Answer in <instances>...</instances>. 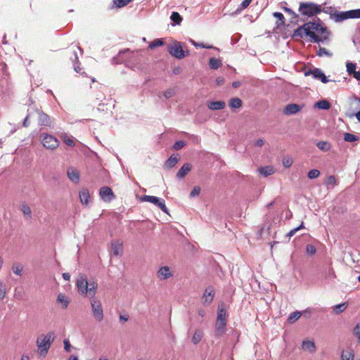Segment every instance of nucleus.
Returning <instances> with one entry per match:
<instances>
[{
  "instance_id": "obj_44",
  "label": "nucleus",
  "mask_w": 360,
  "mask_h": 360,
  "mask_svg": "<svg viewBox=\"0 0 360 360\" xmlns=\"http://www.w3.org/2000/svg\"><path fill=\"white\" fill-rule=\"evenodd\" d=\"M347 71L349 75H352L356 71V64L353 63H347Z\"/></svg>"
},
{
  "instance_id": "obj_4",
  "label": "nucleus",
  "mask_w": 360,
  "mask_h": 360,
  "mask_svg": "<svg viewBox=\"0 0 360 360\" xmlns=\"http://www.w3.org/2000/svg\"><path fill=\"white\" fill-rule=\"evenodd\" d=\"M299 11L302 15L312 17L321 12L320 5L311 2H302L300 4Z\"/></svg>"
},
{
  "instance_id": "obj_26",
  "label": "nucleus",
  "mask_w": 360,
  "mask_h": 360,
  "mask_svg": "<svg viewBox=\"0 0 360 360\" xmlns=\"http://www.w3.org/2000/svg\"><path fill=\"white\" fill-rule=\"evenodd\" d=\"M203 337V332L200 329L195 330L193 337H192V342L194 345H197L200 342Z\"/></svg>"
},
{
  "instance_id": "obj_28",
  "label": "nucleus",
  "mask_w": 360,
  "mask_h": 360,
  "mask_svg": "<svg viewBox=\"0 0 360 360\" xmlns=\"http://www.w3.org/2000/svg\"><path fill=\"white\" fill-rule=\"evenodd\" d=\"M344 140L347 142H355L359 140V137L355 134L346 132L344 134Z\"/></svg>"
},
{
  "instance_id": "obj_63",
  "label": "nucleus",
  "mask_w": 360,
  "mask_h": 360,
  "mask_svg": "<svg viewBox=\"0 0 360 360\" xmlns=\"http://www.w3.org/2000/svg\"><path fill=\"white\" fill-rule=\"evenodd\" d=\"M28 120H29V116H27L25 117V119L24 120L23 126L25 127H28V125H29Z\"/></svg>"
},
{
  "instance_id": "obj_54",
  "label": "nucleus",
  "mask_w": 360,
  "mask_h": 360,
  "mask_svg": "<svg viewBox=\"0 0 360 360\" xmlns=\"http://www.w3.org/2000/svg\"><path fill=\"white\" fill-rule=\"evenodd\" d=\"M252 0H243L240 4V7L243 9L246 8L250 5V4L252 2Z\"/></svg>"
},
{
  "instance_id": "obj_21",
  "label": "nucleus",
  "mask_w": 360,
  "mask_h": 360,
  "mask_svg": "<svg viewBox=\"0 0 360 360\" xmlns=\"http://www.w3.org/2000/svg\"><path fill=\"white\" fill-rule=\"evenodd\" d=\"M225 105L226 104L224 101H219L210 102L207 105V107L212 110H217L224 108Z\"/></svg>"
},
{
  "instance_id": "obj_1",
  "label": "nucleus",
  "mask_w": 360,
  "mask_h": 360,
  "mask_svg": "<svg viewBox=\"0 0 360 360\" xmlns=\"http://www.w3.org/2000/svg\"><path fill=\"white\" fill-rule=\"evenodd\" d=\"M76 285L79 294L91 297L90 304L93 316L96 321H102L104 318L103 307L101 301L95 297L98 289L97 282L94 279L88 281L86 276L80 275L77 279Z\"/></svg>"
},
{
  "instance_id": "obj_42",
  "label": "nucleus",
  "mask_w": 360,
  "mask_h": 360,
  "mask_svg": "<svg viewBox=\"0 0 360 360\" xmlns=\"http://www.w3.org/2000/svg\"><path fill=\"white\" fill-rule=\"evenodd\" d=\"M349 18H360V9L348 11Z\"/></svg>"
},
{
  "instance_id": "obj_19",
  "label": "nucleus",
  "mask_w": 360,
  "mask_h": 360,
  "mask_svg": "<svg viewBox=\"0 0 360 360\" xmlns=\"http://www.w3.org/2000/svg\"><path fill=\"white\" fill-rule=\"evenodd\" d=\"M259 173L264 176H268L269 175L273 174L275 172V169L273 166H265V167H260L258 169Z\"/></svg>"
},
{
  "instance_id": "obj_17",
  "label": "nucleus",
  "mask_w": 360,
  "mask_h": 360,
  "mask_svg": "<svg viewBox=\"0 0 360 360\" xmlns=\"http://www.w3.org/2000/svg\"><path fill=\"white\" fill-rule=\"evenodd\" d=\"M38 122L41 126L49 127L51 124V120L47 114L41 112L39 113Z\"/></svg>"
},
{
  "instance_id": "obj_9",
  "label": "nucleus",
  "mask_w": 360,
  "mask_h": 360,
  "mask_svg": "<svg viewBox=\"0 0 360 360\" xmlns=\"http://www.w3.org/2000/svg\"><path fill=\"white\" fill-rule=\"evenodd\" d=\"M99 194L101 198L106 202H110L115 198L112 190L108 186H103L101 188Z\"/></svg>"
},
{
  "instance_id": "obj_24",
  "label": "nucleus",
  "mask_w": 360,
  "mask_h": 360,
  "mask_svg": "<svg viewBox=\"0 0 360 360\" xmlns=\"http://www.w3.org/2000/svg\"><path fill=\"white\" fill-rule=\"evenodd\" d=\"M354 352L352 349L342 350L341 353V360H354Z\"/></svg>"
},
{
  "instance_id": "obj_2",
  "label": "nucleus",
  "mask_w": 360,
  "mask_h": 360,
  "mask_svg": "<svg viewBox=\"0 0 360 360\" xmlns=\"http://www.w3.org/2000/svg\"><path fill=\"white\" fill-rule=\"evenodd\" d=\"M295 37L301 38L304 36L309 37L310 41L320 42L324 41L328 39V33L326 27L321 24L313 22L304 23L302 26L298 27L294 33Z\"/></svg>"
},
{
  "instance_id": "obj_47",
  "label": "nucleus",
  "mask_w": 360,
  "mask_h": 360,
  "mask_svg": "<svg viewBox=\"0 0 360 360\" xmlns=\"http://www.w3.org/2000/svg\"><path fill=\"white\" fill-rule=\"evenodd\" d=\"M185 146H186V143L184 141H176L174 144L173 148L175 150H179L181 149L182 148H184Z\"/></svg>"
},
{
  "instance_id": "obj_57",
  "label": "nucleus",
  "mask_w": 360,
  "mask_h": 360,
  "mask_svg": "<svg viewBox=\"0 0 360 360\" xmlns=\"http://www.w3.org/2000/svg\"><path fill=\"white\" fill-rule=\"evenodd\" d=\"M264 145V141L262 139H257L255 143V146L258 147H262Z\"/></svg>"
},
{
  "instance_id": "obj_16",
  "label": "nucleus",
  "mask_w": 360,
  "mask_h": 360,
  "mask_svg": "<svg viewBox=\"0 0 360 360\" xmlns=\"http://www.w3.org/2000/svg\"><path fill=\"white\" fill-rule=\"evenodd\" d=\"M111 248L113 254L118 256L123 252V243L120 240H113L111 243Z\"/></svg>"
},
{
  "instance_id": "obj_60",
  "label": "nucleus",
  "mask_w": 360,
  "mask_h": 360,
  "mask_svg": "<svg viewBox=\"0 0 360 360\" xmlns=\"http://www.w3.org/2000/svg\"><path fill=\"white\" fill-rule=\"evenodd\" d=\"M353 77L360 81V71H355L353 74H352Z\"/></svg>"
},
{
  "instance_id": "obj_31",
  "label": "nucleus",
  "mask_w": 360,
  "mask_h": 360,
  "mask_svg": "<svg viewBox=\"0 0 360 360\" xmlns=\"http://www.w3.org/2000/svg\"><path fill=\"white\" fill-rule=\"evenodd\" d=\"M316 146L320 150L326 152L328 151L331 148L330 143L328 141H319Z\"/></svg>"
},
{
  "instance_id": "obj_34",
  "label": "nucleus",
  "mask_w": 360,
  "mask_h": 360,
  "mask_svg": "<svg viewBox=\"0 0 360 360\" xmlns=\"http://www.w3.org/2000/svg\"><path fill=\"white\" fill-rule=\"evenodd\" d=\"M164 44V41L162 39H156L153 40L148 46L150 49H154L158 46H162Z\"/></svg>"
},
{
  "instance_id": "obj_15",
  "label": "nucleus",
  "mask_w": 360,
  "mask_h": 360,
  "mask_svg": "<svg viewBox=\"0 0 360 360\" xmlns=\"http://www.w3.org/2000/svg\"><path fill=\"white\" fill-rule=\"evenodd\" d=\"M67 174L70 181L75 184L79 183V172L75 167H70L68 169Z\"/></svg>"
},
{
  "instance_id": "obj_30",
  "label": "nucleus",
  "mask_w": 360,
  "mask_h": 360,
  "mask_svg": "<svg viewBox=\"0 0 360 360\" xmlns=\"http://www.w3.org/2000/svg\"><path fill=\"white\" fill-rule=\"evenodd\" d=\"M315 106L322 110H328L330 107V103L326 100L319 101L316 103Z\"/></svg>"
},
{
  "instance_id": "obj_11",
  "label": "nucleus",
  "mask_w": 360,
  "mask_h": 360,
  "mask_svg": "<svg viewBox=\"0 0 360 360\" xmlns=\"http://www.w3.org/2000/svg\"><path fill=\"white\" fill-rule=\"evenodd\" d=\"M330 17L335 22H342L345 20L349 19V11L338 12L335 11L333 13H330Z\"/></svg>"
},
{
  "instance_id": "obj_10",
  "label": "nucleus",
  "mask_w": 360,
  "mask_h": 360,
  "mask_svg": "<svg viewBox=\"0 0 360 360\" xmlns=\"http://www.w3.org/2000/svg\"><path fill=\"white\" fill-rule=\"evenodd\" d=\"M214 290L212 287H208L205 290V292L202 297V302L204 304H210L214 297Z\"/></svg>"
},
{
  "instance_id": "obj_45",
  "label": "nucleus",
  "mask_w": 360,
  "mask_h": 360,
  "mask_svg": "<svg viewBox=\"0 0 360 360\" xmlns=\"http://www.w3.org/2000/svg\"><path fill=\"white\" fill-rule=\"evenodd\" d=\"M217 320L226 321V311L224 309H219Z\"/></svg>"
},
{
  "instance_id": "obj_46",
  "label": "nucleus",
  "mask_w": 360,
  "mask_h": 360,
  "mask_svg": "<svg viewBox=\"0 0 360 360\" xmlns=\"http://www.w3.org/2000/svg\"><path fill=\"white\" fill-rule=\"evenodd\" d=\"M131 0H114L115 4L119 7H123L129 4Z\"/></svg>"
},
{
  "instance_id": "obj_38",
  "label": "nucleus",
  "mask_w": 360,
  "mask_h": 360,
  "mask_svg": "<svg viewBox=\"0 0 360 360\" xmlns=\"http://www.w3.org/2000/svg\"><path fill=\"white\" fill-rule=\"evenodd\" d=\"M347 307V303L337 304L334 307V311L335 313L340 314V313L342 312L343 311H345Z\"/></svg>"
},
{
  "instance_id": "obj_6",
  "label": "nucleus",
  "mask_w": 360,
  "mask_h": 360,
  "mask_svg": "<svg viewBox=\"0 0 360 360\" xmlns=\"http://www.w3.org/2000/svg\"><path fill=\"white\" fill-rule=\"evenodd\" d=\"M141 200L153 203L157 205L163 212L168 213V209L165 205V202L163 199L153 195H146L142 197Z\"/></svg>"
},
{
  "instance_id": "obj_37",
  "label": "nucleus",
  "mask_w": 360,
  "mask_h": 360,
  "mask_svg": "<svg viewBox=\"0 0 360 360\" xmlns=\"http://www.w3.org/2000/svg\"><path fill=\"white\" fill-rule=\"evenodd\" d=\"M170 18L173 22L178 25L182 21V18L177 12H172Z\"/></svg>"
},
{
  "instance_id": "obj_36",
  "label": "nucleus",
  "mask_w": 360,
  "mask_h": 360,
  "mask_svg": "<svg viewBox=\"0 0 360 360\" xmlns=\"http://www.w3.org/2000/svg\"><path fill=\"white\" fill-rule=\"evenodd\" d=\"M23 267L19 263L13 264L12 266V270L14 274L20 276L22 271Z\"/></svg>"
},
{
  "instance_id": "obj_61",
  "label": "nucleus",
  "mask_w": 360,
  "mask_h": 360,
  "mask_svg": "<svg viewBox=\"0 0 360 360\" xmlns=\"http://www.w3.org/2000/svg\"><path fill=\"white\" fill-rule=\"evenodd\" d=\"M198 314L201 317H204L205 315V311L203 309H199L198 311Z\"/></svg>"
},
{
  "instance_id": "obj_32",
  "label": "nucleus",
  "mask_w": 360,
  "mask_h": 360,
  "mask_svg": "<svg viewBox=\"0 0 360 360\" xmlns=\"http://www.w3.org/2000/svg\"><path fill=\"white\" fill-rule=\"evenodd\" d=\"M302 314L300 311H294L291 313L288 317V322L290 323H295L297 320L300 319Z\"/></svg>"
},
{
  "instance_id": "obj_59",
  "label": "nucleus",
  "mask_w": 360,
  "mask_h": 360,
  "mask_svg": "<svg viewBox=\"0 0 360 360\" xmlns=\"http://www.w3.org/2000/svg\"><path fill=\"white\" fill-rule=\"evenodd\" d=\"M283 11H285L286 13H289V14H291V15H295V17L297 16L295 13V12H293L290 8H287V7H283Z\"/></svg>"
},
{
  "instance_id": "obj_56",
  "label": "nucleus",
  "mask_w": 360,
  "mask_h": 360,
  "mask_svg": "<svg viewBox=\"0 0 360 360\" xmlns=\"http://www.w3.org/2000/svg\"><path fill=\"white\" fill-rule=\"evenodd\" d=\"M298 231V229H293L292 230H290L288 233H287V236L290 238H291L292 236H293L296 232Z\"/></svg>"
},
{
  "instance_id": "obj_3",
  "label": "nucleus",
  "mask_w": 360,
  "mask_h": 360,
  "mask_svg": "<svg viewBox=\"0 0 360 360\" xmlns=\"http://www.w3.org/2000/svg\"><path fill=\"white\" fill-rule=\"evenodd\" d=\"M53 340V332H49L46 335H41L37 338V346L40 356H46Z\"/></svg>"
},
{
  "instance_id": "obj_14",
  "label": "nucleus",
  "mask_w": 360,
  "mask_h": 360,
  "mask_svg": "<svg viewBox=\"0 0 360 360\" xmlns=\"http://www.w3.org/2000/svg\"><path fill=\"white\" fill-rule=\"evenodd\" d=\"M157 276L160 280H166L172 276V274L168 266H162L158 271Z\"/></svg>"
},
{
  "instance_id": "obj_20",
  "label": "nucleus",
  "mask_w": 360,
  "mask_h": 360,
  "mask_svg": "<svg viewBox=\"0 0 360 360\" xmlns=\"http://www.w3.org/2000/svg\"><path fill=\"white\" fill-rule=\"evenodd\" d=\"M57 303L60 304L63 309H66L69 304V298L63 293H59L56 300Z\"/></svg>"
},
{
  "instance_id": "obj_58",
  "label": "nucleus",
  "mask_w": 360,
  "mask_h": 360,
  "mask_svg": "<svg viewBox=\"0 0 360 360\" xmlns=\"http://www.w3.org/2000/svg\"><path fill=\"white\" fill-rule=\"evenodd\" d=\"M224 78L223 77H219L217 78L216 82L217 85H221L224 83Z\"/></svg>"
},
{
  "instance_id": "obj_64",
  "label": "nucleus",
  "mask_w": 360,
  "mask_h": 360,
  "mask_svg": "<svg viewBox=\"0 0 360 360\" xmlns=\"http://www.w3.org/2000/svg\"><path fill=\"white\" fill-rule=\"evenodd\" d=\"M21 360H30V356L27 354H22Z\"/></svg>"
},
{
  "instance_id": "obj_23",
  "label": "nucleus",
  "mask_w": 360,
  "mask_h": 360,
  "mask_svg": "<svg viewBox=\"0 0 360 360\" xmlns=\"http://www.w3.org/2000/svg\"><path fill=\"white\" fill-rule=\"evenodd\" d=\"M302 347L303 349L309 351L311 353L316 352V346L313 341L305 340L302 342Z\"/></svg>"
},
{
  "instance_id": "obj_5",
  "label": "nucleus",
  "mask_w": 360,
  "mask_h": 360,
  "mask_svg": "<svg viewBox=\"0 0 360 360\" xmlns=\"http://www.w3.org/2000/svg\"><path fill=\"white\" fill-rule=\"evenodd\" d=\"M39 139L43 146L48 150H56L59 146L58 139L46 133L41 134Z\"/></svg>"
},
{
  "instance_id": "obj_25",
  "label": "nucleus",
  "mask_w": 360,
  "mask_h": 360,
  "mask_svg": "<svg viewBox=\"0 0 360 360\" xmlns=\"http://www.w3.org/2000/svg\"><path fill=\"white\" fill-rule=\"evenodd\" d=\"M273 16L277 19L276 24L277 27L285 25V17L283 13L280 12H274Z\"/></svg>"
},
{
  "instance_id": "obj_29",
  "label": "nucleus",
  "mask_w": 360,
  "mask_h": 360,
  "mask_svg": "<svg viewBox=\"0 0 360 360\" xmlns=\"http://www.w3.org/2000/svg\"><path fill=\"white\" fill-rule=\"evenodd\" d=\"M209 65L212 69L217 70L221 65V62L216 58H211L209 61Z\"/></svg>"
},
{
  "instance_id": "obj_13",
  "label": "nucleus",
  "mask_w": 360,
  "mask_h": 360,
  "mask_svg": "<svg viewBox=\"0 0 360 360\" xmlns=\"http://www.w3.org/2000/svg\"><path fill=\"white\" fill-rule=\"evenodd\" d=\"M302 107L297 104L292 103L287 105L283 109V113L287 115H293L300 112Z\"/></svg>"
},
{
  "instance_id": "obj_22",
  "label": "nucleus",
  "mask_w": 360,
  "mask_h": 360,
  "mask_svg": "<svg viewBox=\"0 0 360 360\" xmlns=\"http://www.w3.org/2000/svg\"><path fill=\"white\" fill-rule=\"evenodd\" d=\"M191 165L189 163H185L179 170L176 176L179 178H184L191 171Z\"/></svg>"
},
{
  "instance_id": "obj_51",
  "label": "nucleus",
  "mask_w": 360,
  "mask_h": 360,
  "mask_svg": "<svg viewBox=\"0 0 360 360\" xmlns=\"http://www.w3.org/2000/svg\"><path fill=\"white\" fill-rule=\"evenodd\" d=\"M63 141H64V143H65L66 145H68V146H75V141H74V140H73L72 138H70V137L65 136V137L63 138Z\"/></svg>"
},
{
  "instance_id": "obj_41",
  "label": "nucleus",
  "mask_w": 360,
  "mask_h": 360,
  "mask_svg": "<svg viewBox=\"0 0 360 360\" xmlns=\"http://www.w3.org/2000/svg\"><path fill=\"white\" fill-rule=\"evenodd\" d=\"M317 55L319 56H326L330 57L332 56V53H330L326 49L323 48V47H319V49L317 52Z\"/></svg>"
},
{
  "instance_id": "obj_27",
  "label": "nucleus",
  "mask_w": 360,
  "mask_h": 360,
  "mask_svg": "<svg viewBox=\"0 0 360 360\" xmlns=\"http://www.w3.org/2000/svg\"><path fill=\"white\" fill-rule=\"evenodd\" d=\"M243 102L239 98H233L229 102V105L232 109L240 108Z\"/></svg>"
},
{
  "instance_id": "obj_35",
  "label": "nucleus",
  "mask_w": 360,
  "mask_h": 360,
  "mask_svg": "<svg viewBox=\"0 0 360 360\" xmlns=\"http://www.w3.org/2000/svg\"><path fill=\"white\" fill-rule=\"evenodd\" d=\"M21 210H22L24 216L26 218H27V219L31 218V214H32L31 209L27 205H22V207H21Z\"/></svg>"
},
{
  "instance_id": "obj_53",
  "label": "nucleus",
  "mask_w": 360,
  "mask_h": 360,
  "mask_svg": "<svg viewBox=\"0 0 360 360\" xmlns=\"http://www.w3.org/2000/svg\"><path fill=\"white\" fill-rule=\"evenodd\" d=\"M200 188L198 186L194 187L192 191L190 193L191 197L198 196L200 194Z\"/></svg>"
},
{
  "instance_id": "obj_52",
  "label": "nucleus",
  "mask_w": 360,
  "mask_h": 360,
  "mask_svg": "<svg viewBox=\"0 0 360 360\" xmlns=\"http://www.w3.org/2000/svg\"><path fill=\"white\" fill-rule=\"evenodd\" d=\"M174 89H169L164 92L163 95L165 98H169L172 97L174 95Z\"/></svg>"
},
{
  "instance_id": "obj_12",
  "label": "nucleus",
  "mask_w": 360,
  "mask_h": 360,
  "mask_svg": "<svg viewBox=\"0 0 360 360\" xmlns=\"http://www.w3.org/2000/svg\"><path fill=\"white\" fill-rule=\"evenodd\" d=\"M226 321L217 320L215 323V336L220 337L225 333Z\"/></svg>"
},
{
  "instance_id": "obj_8",
  "label": "nucleus",
  "mask_w": 360,
  "mask_h": 360,
  "mask_svg": "<svg viewBox=\"0 0 360 360\" xmlns=\"http://www.w3.org/2000/svg\"><path fill=\"white\" fill-rule=\"evenodd\" d=\"M306 76L312 75L314 79H320L323 83L328 82L323 71L319 68L310 69L304 72Z\"/></svg>"
},
{
  "instance_id": "obj_7",
  "label": "nucleus",
  "mask_w": 360,
  "mask_h": 360,
  "mask_svg": "<svg viewBox=\"0 0 360 360\" xmlns=\"http://www.w3.org/2000/svg\"><path fill=\"white\" fill-rule=\"evenodd\" d=\"M169 53L174 57L181 59L185 57L184 51L179 42L175 41L168 46Z\"/></svg>"
},
{
  "instance_id": "obj_62",
  "label": "nucleus",
  "mask_w": 360,
  "mask_h": 360,
  "mask_svg": "<svg viewBox=\"0 0 360 360\" xmlns=\"http://www.w3.org/2000/svg\"><path fill=\"white\" fill-rule=\"evenodd\" d=\"M63 278L65 281H69L70 278V274L68 273H63Z\"/></svg>"
},
{
  "instance_id": "obj_49",
  "label": "nucleus",
  "mask_w": 360,
  "mask_h": 360,
  "mask_svg": "<svg viewBox=\"0 0 360 360\" xmlns=\"http://www.w3.org/2000/svg\"><path fill=\"white\" fill-rule=\"evenodd\" d=\"M6 290L3 283L0 281V300H3L6 296Z\"/></svg>"
},
{
  "instance_id": "obj_50",
  "label": "nucleus",
  "mask_w": 360,
  "mask_h": 360,
  "mask_svg": "<svg viewBox=\"0 0 360 360\" xmlns=\"http://www.w3.org/2000/svg\"><path fill=\"white\" fill-rule=\"evenodd\" d=\"M292 164V160L290 158H285L283 159V165L285 167L288 168Z\"/></svg>"
},
{
  "instance_id": "obj_48",
  "label": "nucleus",
  "mask_w": 360,
  "mask_h": 360,
  "mask_svg": "<svg viewBox=\"0 0 360 360\" xmlns=\"http://www.w3.org/2000/svg\"><path fill=\"white\" fill-rule=\"evenodd\" d=\"M353 333L357 338L358 341L360 342V323H357L354 328Z\"/></svg>"
},
{
  "instance_id": "obj_55",
  "label": "nucleus",
  "mask_w": 360,
  "mask_h": 360,
  "mask_svg": "<svg viewBox=\"0 0 360 360\" xmlns=\"http://www.w3.org/2000/svg\"><path fill=\"white\" fill-rule=\"evenodd\" d=\"M70 344L69 342V341L68 340H64V349L66 352H70Z\"/></svg>"
},
{
  "instance_id": "obj_33",
  "label": "nucleus",
  "mask_w": 360,
  "mask_h": 360,
  "mask_svg": "<svg viewBox=\"0 0 360 360\" xmlns=\"http://www.w3.org/2000/svg\"><path fill=\"white\" fill-rule=\"evenodd\" d=\"M178 162V158L174 155H171L170 158L167 160L166 165L171 168L173 167Z\"/></svg>"
},
{
  "instance_id": "obj_39",
  "label": "nucleus",
  "mask_w": 360,
  "mask_h": 360,
  "mask_svg": "<svg viewBox=\"0 0 360 360\" xmlns=\"http://www.w3.org/2000/svg\"><path fill=\"white\" fill-rule=\"evenodd\" d=\"M319 176L320 172L318 169H311L307 174V176L310 179H316Z\"/></svg>"
},
{
  "instance_id": "obj_43",
  "label": "nucleus",
  "mask_w": 360,
  "mask_h": 360,
  "mask_svg": "<svg viewBox=\"0 0 360 360\" xmlns=\"http://www.w3.org/2000/svg\"><path fill=\"white\" fill-rule=\"evenodd\" d=\"M316 249L314 245L308 244L306 246V252L309 255H314L316 253Z\"/></svg>"
},
{
  "instance_id": "obj_40",
  "label": "nucleus",
  "mask_w": 360,
  "mask_h": 360,
  "mask_svg": "<svg viewBox=\"0 0 360 360\" xmlns=\"http://www.w3.org/2000/svg\"><path fill=\"white\" fill-rule=\"evenodd\" d=\"M326 184L327 185H332L333 186H335L338 184V182L335 176L330 175L326 178Z\"/></svg>"
},
{
  "instance_id": "obj_18",
  "label": "nucleus",
  "mask_w": 360,
  "mask_h": 360,
  "mask_svg": "<svg viewBox=\"0 0 360 360\" xmlns=\"http://www.w3.org/2000/svg\"><path fill=\"white\" fill-rule=\"evenodd\" d=\"M90 199V194L89 190L83 188L79 191L80 202L85 205H88Z\"/></svg>"
}]
</instances>
